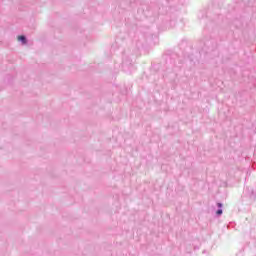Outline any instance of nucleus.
Returning <instances> with one entry per match:
<instances>
[{"label": "nucleus", "instance_id": "obj_1", "mask_svg": "<svg viewBox=\"0 0 256 256\" xmlns=\"http://www.w3.org/2000/svg\"><path fill=\"white\" fill-rule=\"evenodd\" d=\"M18 41H22L24 45L27 43V39L25 38V36H18Z\"/></svg>", "mask_w": 256, "mask_h": 256}, {"label": "nucleus", "instance_id": "obj_2", "mask_svg": "<svg viewBox=\"0 0 256 256\" xmlns=\"http://www.w3.org/2000/svg\"><path fill=\"white\" fill-rule=\"evenodd\" d=\"M218 215H223V210H217V212H216Z\"/></svg>", "mask_w": 256, "mask_h": 256}, {"label": "nucleus", "instance_id": "obj_3", "mask_svg": "<svg viewBox=\"0 0 256 256\" xmlns=\"http://www.w3.org/2000/svg\"><path fill=\"white\" fill-rule=\"evenodd\" d=\"M218 207H222V204H221V203H218Z\"/></svg>", "mask_w": 256, "mask_h": 256}]
</instances>
